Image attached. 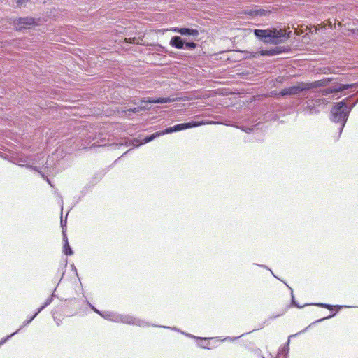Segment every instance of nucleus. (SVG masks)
Wrapping results in <instances>:
<instances>
[{
  "label": "nucleus",
  "instance_id": "20e7f679",
  "mask_svg": "<svg viewBox=\"0 0 358 358\" xmlns=\"http://www.w3.org/2000/svg\"><path fill=\"white\" fill-rule=\"evenodd\" d=\"M307 92H308V88L307 85V82H299L296 85L290 86L289 87H286L282 89L279 93L272 92V94L275 96H294V95H299L300 94H303L306 95Z\"/></svg>",
  "mask_w": 358,
  "mask_h": 358
},
{
  "label": "nucleus",
  "instance_id": "c756f323",
  "mask_svg": "<svg viewBox=\"0 0 358 358\" xmlns=\"http://www.w3.org/2000/svg\"><path fill=\"white\" fill-rule=\"evenodd\" d=\"M38 172L42 176V177L48 182V183L50 184V185L51 187H53V185H52L50 180L42 172H41L39 171H38Z\"/></svg>",
  "mask_w": 358,
  "mask_h": 358
},
{
  "label": "nucleus",
  "instance_id": "473e14b6",
  "mask_svg": "<svg viewBox=\"0 0 358 358\" xmlns=\"http://www.w3.org/2000/svg\"><path fill=\"white\" fill-rule=\"evenodd\" d=\"M257 265L258 266H259V267H262V268H266V269L269 270V271H271V273H272V275H273L275 278H276V276L273 274V273L272 272V271H271V269H269L266 266H265V265H260V264H257Z\"/></svg>",
  "mask_w": 358,
  "mask_h": 358
},
{
  "label": "nucleus",
  "instance_id": "6e6552de",
  "mask_svg": "<svg viewBox=\"0 0 358 358\" xmlns=\"http://www.w3.org/2000/svg\"><path fill=\"white\" fill-rule=\"evenodd\" d=\"M30 159L29 157L25 155H20L15 157H12L10 162L15 164L19 165L20 166H26L27 168L32 169L34 170L38 171L36 166H29L28 163L29 162Z\"/></svg>",
  "mask_w": 358,
  "mask_h": 358
},
{
  "label": "nucleus",
  "instance_id": "1a4fd4ad",
  "mask_svg": "<svg viewBox=\"0 0 358 358\" xmlns=\"http://www.w3.org/2000/svg\"><path fill=\"white\" fill-rule=\"evenodd\" d=\"M355 86V84H337L333 87L324 90L322 92V94L327 96L334 92H343L345 90L352 88Z\"/></svg>",
  "mask_w": 358,
  "mask_h": 358
},
{
  "label": "nucleus",
  "instance_id": "c9c22d12",
  "mask_svg": "<svg viewBox=\"0 0 358 358\" xmlns=\"http://www.w3.org/2000/svg\"><path fill=\"white\" fill-rule=\"evenodd\" d=\"M320 101H322L323 103H324L325 100H324V99H317V100H316V103H320Z\"/></svg>",
  "mask_w": 358,
  "mask_h": 358
},
{
  "label": "nucleus",
  "instance_id": "393cba45",
  "mask_svg": "<svg viewBox=\"0 0 358 358\" xmlns=\"http://www.w3.org/2000/svg\"><path fill=\"white\" fill-rule=\"evenodd\" d=\"M19 332V330H17L16 331L13 332V334H11L9 336H7L6 337L2 338L1 341H0V346L1 345H3V343H5L8 340H9L11 337H13V336H15V334H17V333Z\"/></svg>",
  "mask_w": 358,
  "mask_h": 358
},
{
  "label": "nucleus",
  "instance_id": "2f4dec72",
  "mask_svg": "<svg viewBox=\"0 0 358 358\" xmlns=\"http://www.w3.org/2000/svg\"><path fill=\"white\" fill-rule=\"evenodd\" d=\"M245 334H242V335H241V336H243V335H245ZM240 337H241V336H240ZM239 338V336H238V337H234V338H231V337H226V338L224 339V341L229 340V341H235L236 339H237V338Z\"/></svg>",
  "mask_w": 358,
  "mask_h": 358
},
{
  "label": "nucleus",
  "instance_id": "9b49d317",
  "mask_svg": "<svg viewBox=\"0 0 358 358\" xmlns=\"http://www.w3.org/2000/svg\"><path fill=\"white\" fill-rule=\"evenodd\" d=\"M173 31L181 36H189L193 37H197L199 35V32L197 29L186 28V27H175Z\"/></svg>",
  "mask_w": 358,
  "mask_h": 358
},
{
  "label": "nucleus",
  "instance_id": "79ce46f5",
  "mask_svg": "<svg viewBox=\"0 0 358 358\" xmlns=\"http://www.w3.org/2000/svg\"><path fill=\"white\" fill-rule=\"evenodd\" d=\"M285 358H286V357H285Z\"/></svg>",
  "mask_w": 358,
  "mask_h": 358
},
{
  "label": "nucleus",
  "instance_id": "bb28decb",
  "mask_svg": "<svg viewBox=\"0 0 358 358\" xmlns=\"http://www.w3.org/2000/svg\"><path fill=\"white\" fill-rule=\"evenodd\" d=\"M89 306L91 308V309L92 310H94L95 313H96L97 314H99L100 316L102 317V315L103 313L101 312L100 310H99L98 309H96L94 306H92L90 302H87Z\"/></svg>",
  "mask_w": 358,
  "mask_h": 358
},
{
  "label": "nucleus",
  "instance_id": "412c9836",
  "mask_svg": "<svg viewBox=\"0 0 358 358\" xmlns=\"http://www.w3.org/2000/svg\"><path fill=\"white\" fill-rule=\"evenodd\" d=\"M52 303V298H48L45 303L40 307L38 308L35 314H36L37 315L44 309L45 308L48 306H49L50 303Z\"/></svg>",
  "mask_w": 358,
  "mask_h": 358
},
{
  "label": "nucleus",
  "instance_id": "4c0bfd02",
  "mask_svg": "<svg viewBox=\"0 0 358 358\" xmlns=\"http://www.w3.org/2000/svg\"><path fill=\"white\" fill-rule=\"evenodd\" d=\"M60 200H61V203H62H62H63V201H62V197L60 198ZM62 208H63V207L62 206Z\"/></svg>",
  "mask_w": 358,
  "mask_h": 358
},
{
  "label": "nucleus",
  "instance_id": "f03ea898",
  "mask_svg": "<svg viewBox=\"0 0 358 358\" xmlns=\"http://www.w3.org/2000/svg\"><path fill=\"white\" fill-rule=\"evenodd\" d=\"M253 32L259 40L269 44H279L284 42L288 38V36H286L285 31L275 28L255 29Z\"/></svg>",
  "mask_w": 358,
  "mask_h": 358
},
{
  "label": "nucleus",
  "instance_id": "5701e85b",
  "mask_svg": "<svg viewBox=\"0 0 358 358\" xmlns=\"http://www.w3.org/2000/svg\"><path fill=\"white\" fill-rule=\"evenodd\" d=\"M197 339H199L200 341L199 343H198V345L199 347L203 348H208V338H197Z\"/></svg>",
  "mask_w": 358,
  "mask_h": 358
},
{
  "label": "nucleus",
  "instance_id": "a211bd4d",
  "mask_svg": "<svg viewBox=\"0 0 358 358\" xmlns=\"http://www.w3.org/2000/svg\"><path fill=\"white\" fill-rule=\"evenodd\" d=\"M311 305H314V306L321 307V308H324L329 309L330 310H332L334 308H336L337 310H341L343 308H350V307L348 306H339V305L333 306V305L323 303H312Z\"/></svg>",
  "mask_w": 358,
  "mask_h": 358
},
{
  "label": "nucleus",
  "instance_id": "c85d7f7f",
  "mask_svg": "<svg viewBox=\"0 0 358 358\" xmlns=\"http://www.w3.org/2000/svg\"><path fill=\"white\" fill-rule=\"evenodd\" d=\"M29 0H17V7H21L23 6L26 2H28Z\"/></svg>",
  "mask_w": 358,
  "mask_h": 358
},
{
  "label": "nucleus",
  "instance_id": "6ab92c4d",
  "mask_svg": "<svg viewBox=\"0 0 358 358\" xmlns=\"http://www.w3.org/2000/svg\"><path fill=\"white\" fill-rule=\"evenodd\" d=\"M152 327H160V328H165V329H171L173 331H178V332H180L183 334H185V336H189V337H191V338H196V336H192L191 334H186V333H184L182 331H181L180 330H179L178 328L176 327H167V326H161V325H156V324H152Z\"/></svg>",
  "mask_w": 358,
  "mask_h": 358
},
{
  "label": "nucleus",
  "instance_id": "f3484780",
  "mask_svg": "<svg viewBox=\"0 0 358 358\" xmlns=\"http://www.w3.org/2000/svg\"><path fill=\"white\" fill-rule=\"evenodd\" d=\"M162 135H164V132H163V130L157 131V132H155V133H154V134H151L150 136H148L145 137L139 144L136 145V146H138L139 145H142V144H145V143H149V142L153 141L154 139H155L156 138L159 137V136H161Z\"/></svg>",
  "mask_w": 358,
  "mask_h": 358
},
{
  "label": "nucleus",
  "instance_id": "f8f14e48",
  "mask_svg": "<svg viewBox=\"0 0 358 358\" xmlns=\"http://www.w3.org/2000/svg\"><path fill=\"white\" fill-rule=\"evenodd\" d=\"M285 48L283 47H275L268 50H262L256 54H259L261 56H275L281 54L284 52Z\"/></svg>",
  "mask_w": 358,
  "mask_h": 358
},
{
  "label": "nucleus",
  "instance_id": "7c9ffc66",
  "mask_svg": "<svg viewBox=\"0 0 358 358\" xmlns=\"http://www.w3.org/2000/svg\"><path fill=\"white\" fill-rule=\"evenodd\" d=\"M61 226L62 227V232L65 231L64 227L66 226V219L64 221L62 217L61 218Z\"/></svg>",
  "mask_w": 358,
  "mask_h": 358
},
{
  "label": "nucleus",
  "instance_id": "dca6fc26",
  "mask_svg": "<svg viewBox=\"0 0 358 358\" xmlns=\"http://www.w3.org/2000/svg\"><path fill=\"white\" fill-rule=\"evenodd\" d=\"M63 241H64V246H63V252L66 255H73V250L71 248L67 236L65 231H63Z\"/></svg>",
  "mask_w": 358,
  "mask_h": 358
},
{
  "label": "nucleus",
  "instance_id": "9d476101",
  "mask_svg": "<svg viewBox=\"0 0 358 358\" xmlns=\"http://www.w3.org/2000/svg\"><path fill=\"white\" fill-rule=\"evenodd\" d=\"M270 10L262 8H258L257 6H255L254 8L252 9H245L243 11L244 14L249 15L252 18L259 16H267L270 14Z\"/></svg>",
  "mask_w": 358,
  "mask_h": 358
},
{
  "label": "nucleus",
  "instance_id": "423d86ee",
  "mask_svg": "<svg viewBox=\"0 0 358 358\" xmlns=\"http://www.w3.org/2000/svg\"><path fill=\"white\" fill-rule=\"evenodd\" d=\"M169 45L176 49H185L188 50H193L197 46V44L194 41H187L179 36H173L170 40Z\"/></svg>",
  "mask_w": 358,
  "mask_h": 358
},
{
  "label": "nucleus",
  "instance_id": "a878e982",
  "mask_svg": "<svg viewBox=\"0 0 358 358\" xmlns=\"http://www.w3.org/2000/svg\"><path fill=\"white\" fill-rule=\"evenodd\" d=\"M145 107H141V106H139V107H135V108H129L127 109V112H129V113H138V112H141V110H145Z\"/></svg>",
  "mask_w": 358,
  "mask_h": 358
},
{
  "label": "nucleus",
  "instance_id": "4be33fe9",
  "mask_svg": "<svg viewBox=\"0 0 358 358\" xmlns=\"http://www.w3.org/2000/svg\"><path fill=\"white\" fill-rule=\"evenodd\" d=\"M286 285L287 286V287L291 290V296H292V306L298 308H301L306 306H308L309 304H306V305H303V306H300L294 299V294H293V290L292 289L286 284Z\"/></svg>",
  "mask_w": 358,
  "mask_h": 358
},
{
  "label": "nucleus",
  "instance_id": "e433bc0d",
  "mask_svg": "<svg viewBox=\"0 0 358 358\" xmlns=\"http://www.w3.org/2000/svg\"><path fill=\"white\" fill-rule=\"evenodd\" d=\"M64 275V269L62 268V278L63 277V275Z\"/></svg>",
  "mask_w": 358,
  "mask_h": 358
},
{
  "label": "nucleus",
  "instance_id": "a19ab883",
  "mask_svg": "<svg viewBox=\"0 0 358 358\" xmlns=\"http://www.w3.org/2000/svg\"><path fill=\"white\" fill-rule=\"evenodd\" d=\"M262 358H264V357H262Z\"/></svg>",
  "mask_w": 358,
  "mask_h": 358
},
{
  "label": "nucleus",
  "instance_id": "72a5a7b5",
  "mask_svg": "<svg viewBox=\"0 0 358 358\" xmlns=\"http://www.w3.org/2000/svg\"><path fill=\"white\" fill-rule=\"evenodd\" d=\"M56 291V288L54 289L53 292L52 293L51 296L49 298H52V301L53 300L54 297H56V294H55Z\"/></svg>",
  "mask_w": 358,
  "mask_h": 358
},
{
  "label": "nucleus",
  "instance_id": "2eb2a0df",
  "mask_svg": "<svg viewBox=\"0 0 358 358\" xmlns=\"http://www.w3.org/2000/svg\"><path fill=\"white\" fill-rule=\"evenodd\" d=\"M174 101V99L170 97H159L157 99L148 97L145 99L141 100V102H146L150 103H168Z\"/></svg>",
  "mask_w": 358,
  "mask_h": 358
},
{
  "label": "nucleus",
  "instance_id": "0eeeda50",
  "mask_svg": "<svg viewBox=\"0 0 358 358\" xmlns=\"http://www.w3.org/2000/svg\"><path fill=\"white\" fill-rule=\"evenodd\" d=\"M36 24V20L33 17H20L14 22L15 27L17 30L29 28L30 26Z\"/></svg>",
  "mask_w": 358,
  "mask_h": 358
},
{
  "label": "nucleus",
  "instance_id": "f257e3e1",
  "mask_svg": "<svg viewBox=\"0 0 358 358\" xmlns=\"http://www.w3.org/2000/svg\"><path fill=\"white\" fill-rule=\"evenodd\" d=\"M348 101L349 98L344 99L342 101L334 103L331 109V120L340 124L338 127L339 135L342 133L351 110L357 103V101H356L354 103L349 105Z\"/></svg>",
  "mask_w": 358,
  "mask_h": 358
},
{
  "label": "nucleus",
  "instance_id": "aec40b11",
  "mask_svg": "<svg viewBox=\"0 0 358 358\" xmlns=\"http://www.w3.org/2000/svg\"><path fill=\"white\" fill-rule=\"evenodd\" d=\"M285 313V310H282L280 313L276 315H270L264 322V324H269L272 320L283 315Z\"/></svg>",
  "mask_w": 358,
  "mask_h": 358
},
{
  "label": "nucleus",
  "instance_id": "39448f33",
  "mask_svg": "<svg viewBox=\"0 0 358 358\" xmlns=\"http://www.w3.org/2000/svg\"><path fill=\"white\" fill-rule=\"evenodd\" d=\"M215 122H206V121H194L192 120L189 122L181 123L178 124H176L173 127H167L163 130L164 134H168L173 132L180 131L182 130L196 127L201 125H204L207 124H216Z\"/></svg>",
  "mask_w": 358,
  "mask_h": 358
},
{
  "label": "nucleus",
  "instance_id": "7ed1b4c3",
  "mask_svg": "<svg viewBox=\"0 0 358 358\" xmlns=\"http://www.w3.org/2000/svg\"><path fill=\"white\" fill-rule=\"evenodd\" d=\"M102 317L111 322H120L129 325H136L140 327H147L150 326V324L145 320L131 315L119 314L112 311L104 312L102 315Z\"/></svg>",
  "mask_w": 358,
  "mask_h": 358
},
{
  "label": "nucleus",
  "instance_id": "ddd939ff",
  "mask_svg": "<svg viewBox=\"0 0 358 358\" xmlns=\"http://www.w3.org/2000/svg\"><path fill=\"white\" fill-rule=\"evenodd\" d=\"M333 80V78H324L320 80L314 81V82H307V85L308 88V91L315 89L320 87H323L327 85L330 82Z\"/></svg>",
  "mask_w": 358,
  "mask_h": 358
},
{
  "label": "nucleus",
  "instance_id": "58836bf2",
  "mask_svg": "<svg viewBox=\"0 0 358 358\" xmlns=\"http://www.w3.org/2000/svg\"><path fill=\"white\" fill-rule=\"evenodd\" d=\"M130 150H129L128 151H127L126 152H124L123 155L124 156V155H126Z\"/></svg>",
  "mask_w": 358,
  "mask_h": 358
},
{
  "label": "nucleus",
  "instance_id": "4468645a",
  "mask_svg": "<svg viewBox=\"0 0 358 358\" xmlns=\"http://www.w3.org/2000/svg\"><path fill=\"white\" fill-rule=\"evenodd\" d=\"M308 328V327H307L306 328H305L304 329L301 330V331H299V333H297V334H296L294 335L289 336L287 342L286 343V344L282 348H281L279 350V351L278 352V355L275 357V358H280L281 355L287 356L288 352H289V342H290V338L293 337V336H297V335H299L300 334L304 333L307 330Z\"/></svg>",
  "mask_w": 358,
  "mask_h": 358
},
{
  "label": "nucleus",
  "instance_id": "f704fd0d",
  "mask_svg": "<svg viewBox=\"0 0 358 358\" xmlns=\"http://www.w3.org/2000/svg\"><path fill=\"white\" fill-rule=\"evenodd\" d=\"M329 72L331 73L330 68H325L324 71H323L324 73H328Z\"/></svg>",
  "mask_w": 358,
  "mask_h": 358
},
{
  "label": "nucleus",
  "instance_id": "ea45409f",
  "mask_svg": "<svg viewBox=\"0 0 358 358\" xmlns=\"http://www.w3.org/2000/svg\"><path fill=\"white\" fill-rule=\"evenodd\" d=\"M128 40L129 41V43H131V38H129Z\"/></svg>",
  "mask_w": 358,
  "mask_h": 358
},
{
  "label": "nucleus",
  "instance_id": "b1692460",
  "mask_svg": "<svg viewBox=\"0 0 358 358\" xmlns=\"http://www.w3.org/2000/svg\"><path fill=\"white\" fill-rule=\"evenodd\" d=\"M36 316H37V315L34 313V315H32L29 319H27L26 321H24L23 322L22 325L17 330H19V331H20L23 327L28 325Z\"/></svg>",
  "mask_w": 358,
  "mask_h": 358
},
{
  "label": "nucleus",
  "instance_id": "cd10ccee",
  "mask_svg": "<svg viewBox=\"0 0 358 358\" xmlns=\"http://www.w3.org/2000/svg\"><path fill=\"white\" fill-rule=\"evenodd\" d=\"M336 313H334V314H333V315H329V316H327V317H323V318H321V319H318V320H317L316 321H315L313 324H315V323H319V322H322V321H324V320H325L329 319V318H331V317H332L335 316V315H336Z\"/></svg>",
  "mask_w": 358,
  "mask_h": 358
}]
</instances>
